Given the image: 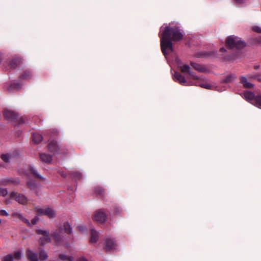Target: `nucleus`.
I'll list each match as a JSON object with an SVG mask.
<instances>
[{
    "label": "nucleus",
    "mask_w": 261,
    "mask_h": 261,
    "mask_svg": "<svg viewBox=\"0 0 261 261\" xmlns=\"http://www.w3.org/2000/svg\"><path fill=\"white\" fill-rule=\"evenodd\" d=\"M105 248L107 250H113L116 247L115 241L110 238H107L105 243Z\"/></svg>",
    "instance_id": "13"
},
{
    "label": "nucleus",
    "mask_w": 261,
    "mask_h": 261,
    "mask_svg": "<svg viewBox=\"0 0 261 261\" xmlns=\"http://www.w3.org/2000/svg\"><path fill=\"white\" fill-rule=\"evenodd\" d=\"M107 215L102 210L97 211L94 216L93 219L97 222L102 223L106 220Z\"/></svg>",
    "instance_id": "11"
},
{
    "label": "nucleus",
    "mask_w": 261,
    "mask_h": 261,
    "mask_svg": "<svg viewBox=\"0 0 261 261\" xmlns=\"http://www.w3.org/2000/svg\"><path fill=\"white\" fill-rule=\"evenodd\" d=\"M257 42L261 44V37H260L257 40Z\"/></svg>",
    "instance_id": "43"
},
{
    "label": "nucleus",
    "mask_w": 261,
    "mask_h": 261,
    "mask_svg": "<svg viewBox=\"0 0 261 261\" xmlns=\"http://www.w3.org/2000/svg\"><path fill=\"white\" fill-rule=\"evenodd\" d=\"M14 215L15 216H16L18 218L20 219L21 220H23V218H24V217H23V215L21 214L16 213V214H15Z\"/></svg>",
    "instance_id": "38"
},
{
    "label": "nucleus",
    "mask_w": 261,
    "mask_h": 261,
    "mask_svg": "<svg viewBox=\"0 0 261 261\" xmlns=\"http://www.w3.org/2000/svg\"><path fill=\"white\" fill-rule=\"evenodd\" d=\"M35 211L38 216L45 215L49 218H54L56 216V213L55 211L49 207H36Z\"/></svg>",
    "instance_id": "6"
},
{
    "label": "nucleus",
    "mask_w": 261,
    "mask_h": 261,
    "mask_svg": "<svg viewBox=\"0 0 261 261\" xmlns=\"http://www.w3.org/2000/svg\"><path fill=\"white\" fill-rule=\"evenodd\" d=\"M79 230L81 231H84L86 230V227L83 225H80L77 227Z\"/></svg>",
    "instance_id": "37"
},
{
    "label": "nucleus",
    "mask_w": 261,
    "mask_h": 261,
    "mask_svg": "<svg viewBox=\"0 0 261 261\" xmlns=\"http://www.w3.org/2000/svg\"><path fill=\"white\" fill-rule=\"evenodd\" d=\"M59 258L63 261H74V258L72 256L63 254H60Z\"/></svg>",
    "instance_id": "22"
},
{
    "label": "nucleus",
    "mask_w": 261,
    "mask_h": 261,
    "mask_svg": "<svg viewBox=\"0 0 261 261\" xmlns=\"http://www.w3.org/2000/svg\"><path fill=\"white\" fill-rule=\"evenodd\" d=\"M7 182H14V181L13 180H12V179H8L7 180Z\"/></svg>",
    "instance_id": "45"
},
{
    "label": "nucleus",
    "mask_w": 261,
    "mask_h": 261,
    "mask_svg": "<svg viewBox=\"0 0 261 261\" xmlns=\"http://www.w3.org/2000/svg\"><path fill=\"white\" fill-rule=\"evenodd\" d=\"M8 194V191L6 188L0 187V196L5 197Z\"/></svg>",
    "instance_id": "25"
},
{
    "label": "nucleus",
    "mask_w": 261,
    "mask_h": 261,
    "mask_svg": "<svg viewBox=\"0 0 261 261\" xmlns=\"http://www.w3.org/2000/svg\"><path fill=\"white\" fill-rule=\"evenodd\" d=\"M2 223V220L0 219V224Z\"/></svg>",
    "instance_id": "47"
},
{
    "label": "nucleus",
    "mask_w": 261,
    "mask_h": 261,
    "mask_svg": "<svg viewBox=\"0 0 261 261\" xmlns=\"http://www.w3.org/2000/svg\"><path fill=\"white\" fill-rule=\"evenodd\" d=\"M251 77L256 79L259 82H261V74L257 73L253 76H251Z\"/></svg>",
    "instance_id": "31"
},
{
    "label": "nucleus",
    "mask_w": 261,
    "mask_h": 261,
    "mask_svg": "<svg viewBox=\"0 0 261 261\" xmlns=\"http://www.w3.org/2000/svg\"><path fill=\"white\" fill-rule=\"evenodd\" d=\"M36 231L38 234L41 235L39 240L41 244L43 245L45 243L50 241L48 230L37 229Z\"/></svg>",
    "instance_id": "9"
},
{
    "label": "nucleus",
    "mask_w": 261,
    "mask_h": 261,
    "mask_svg": "<svg viewBox=\"0 0 261 261\" xmlns=\"http://www.w3.org/2000/svg\"><path fill=\"white\" fill-rule=\"evenodd\" d=\"M39 216H38V215L37 214V216H36L34 218H33L32 220V221H31V223L32 225H35L36 224V223L37 222V221H38V219H39Z\"/></svg>",
    "instance_id": "34"
},
{
    "label": "nucleus",
    "mask_w": 261,
    "mask_h": 261,
    "mask_svg": "<svg viewBox=\"0 0 261 261\" xmlns=\"http://www.w3.org/2000/svg\"><path fill=\"white\" fill-rule=\"evenodd\" d=\"M0 215L2 216H8V213L4 210H0Z\"/></svg>",
    "instance_id": "35"
},
{
    "label": "nucleus",
    "mask_w": 261,
    "mask_h": 261,
    "mask_svg": "<svg viewBox=\"0 0 261 261\" xmlns=\"http://www.w3.org/2000/svg\"><path fill=\"white\" fill-rule=\"evenodd\" d=\"M236 79V76L235 74H231L226 76L222 81L223 83H230L233 82Z\"/></svg>",
    "instance_id": "19"
},
{
    "label": "nucleus",
    "mask_w": 261,
    "mask_h": 261,
    "mask_svg": "<svg viewBox=\"0 0 261 261\" xmlns=\"http://www.w3.org/2000/svg\"><path fill=\"white\" fill-rule=\"evenodd\" d=\"M10 196L11 198L14 199L16 201L21 204L25 205L28 202V198L23 194L16 192H12Z\"/></svg>",
    "instance_id": "7"
},
{
    "label": "nucleus",
    "mask_w": 261,
    "mask_h": 261,
    "mask_svg": "<svg viewBox=\"0 0 261 261\" xmlns=\"http://www.w3.org/2000/svg\"><path fill=\"white\" fill-rule=\"evenodd\" d=\"M22 221H23L24 223L27 224L28 225H31V223L30 222V221L28 219H25V218H23V220Z\"/></svg>",
    "instance_id": "40"
},
{
    "label": "nucleus",
    "mask_w": 261,
    "mask_h": 261,
    "mask_svg": "<svg viewBox=\"0 0 261 261\" xmlns=\"http://www.w3.org/2000/svg\"><path fill=\"white\" fill-rule=\"evenodd\" d=\"M79 261H88L87 259H86L84 257H81L79 259Z\"/></svg>",
    "instance_id": "42"
},
{
    "label": "nucleus",
    "mask_w": 261,
    "mask_h": 261,
    "mask_svg": "<svg viewBox=\"0 0 261 261\" xmlns=\"http://www.w3.org/2000/svg\"><path fill=\"white\" fill-rule=\"evenodd\" d=\"M21 87L19 83H14L10 86V89H18Z\"/></svg>",
    "instance_id": "27"
},
{
    "label": "nucleus",
    "mask_w": 261,
    "mask_h": 261,
    "mask_svg": "<svg viewBox=\"0 0 261 261\" xmlns=\"http://www.w3.org/2000/svg\"><path fill=\"white\" fill-rule=\"evenodd\" d=\"M258 68V66H256V67H255V69H257Z\"/></svg>",
    "instance_id": "48"
},
{
    "label": "nucleus",
    "mask_w": 261,
    "mask_h": 261,
    "mask_svg": "<svg viewBox=\"0 0 261 261\" xmlns=\"http://www.w3.org/2000/svg\"><path fill=\"white\" fill-rule=\"evenodd\" d=\"M174 81L179 82L182 85H190L188 84L185 77L178 72H175L173 74Z\"/></svg>",
    "instance_id": "12"
},
{
    "label": "nucleus",
    "mask_w": 261,
    "mask_h": 261,
    "mask_svg": "<svg viewBox=\"0 0 261 261\" xmlns=\"http://www.w3.org/2000/svg\"><path fill=\"white\" fill-rule=\"evenodd\" d=\"M226 45L232 49H241L245 47L246 44L240 38L234 36H230L226 40Z\"/></svg>",
    "instance_id": "3"
},
{
    "label": "nucleus",
    "mask_w": 261,
    "mask_h": 261,
    "mask_svg": "<svg viewBox=\"0 0 261 261\" xmlns=\"http://www.w3.org/2000/svg\"><path fill=\"white\" fill-rule=\"evenodd\" d=\"M244 98L251 104L261 108V95L255 96L253 93L247 91L244 92Z\"/></svg>",
    "instance_id": "4"
},
{
    "label": "nucleus",
    "mask_w": 261,
    "mask_h": 261,
    "mask_svg": "<svg viewBox=\"0 0 261 261\" xmlns=\"http://www.w3.org/2000/svg\"><path fill=\"white\" fill-rule=\"evenodd\" d=\"M48 149L51 152L56 153L58 152V146L56 141H52L49 143Z\"/></svg>",
    "instance_id": "17"
},
{
    "label": "nucleus",
    "mask_w": 261,
    "mask_h": 261,
    "mask_svg": "<svg viewBox=\"0 0 261 261\" xmlns=\"http://www.w3.org/2000/svg\"><path fill=\"white\" fill-rule=\"evenodd\" d=\"M252 30L254 32L257 33H261V28L258 26H254L252 27Z\"/></svg>",
    "instance_id": "33"
},
{
    "label": "nucleus",
    "mask_w": 261,
    "mask_h": 261,
    "mask_svg": "<svg viewBox=\"0 0 261 261\" xmlns=\"http://www.w3.org/2000/svg\"><path fill=\"white\" fill-rule=\"evenodd\" d=\"M191 65L195 70L199 72H204L207 70L206 68L202 65L193 62H191Z\"/></svg>",
    "instance_id": "15"
},
{
    "label": "nucleus",
    "mask_w": 261,
    "mask_h": 261,
    "mask_svg": "<svg viewBox=\"0 0 261 261\" xmlns=\"http://www.w3.org/2000/svg\"><path fill=\"white\" fill-rule=\"evenodd\" d=\"M247 0H234L236 5L238 6H242L245 4Z\"/></svg>",
    "instance_id": "30"
},
{
    "label": "nucleus",
    "mask_w": 261,
    "mask_h": 261,
    "mask_svg": "<svg viewBox=\"0 0 261 261\" xmlns=\"http://www.w3.org/2000/svg\"><path fill=\"white\" fill-rule=\"evenodd\" d=\"M30 171L37 178H42V177L38 173L37 171L36 170V169L33 167L31 166L30 167Z\"/></svg>",
    "instance_id": "24"
},
{
    "label": "nucleus",
    "mask_w": 261,
    "mask_h": 261,
    "mask_svg": "<svg viewBox=\"0 0 261 261\" xmlns=\"http://www.w3.org/2000/svg\"><path fill=\"white\" fill-rule=\"evenodd\" d=\"M97 239H98L97 232L93 229H92L91 230L90 242L92 243H95L97 241Z\"/></svg>",
    "instance_id": "20"
},
{
    "label": "nucleus",
    "mask_w": 261,
    "mask_h": 261,
    "mask_svg": "<svg viewBox=\"0 0 261 261\" xmlns=\"http://www.w3.org/2000/svg\"><path fill=\"white\" fill-rule=\"evenodd\" d=\"M42 136L38 133H34L33 134V140L35 143H39L42 140Z\"/></svg>",
    "instance_id": "21"
},
{
    "label": "nucleus",
    "mask_w": 261,
    "mask_h": 261,
    "mask_svg": "<svg viewBox=\"0 0 261 261\" xmlns=\"http://www.w3.org/2000/svg\"><path fill=\"white\" fill-rule=\"evenodd\" d=\"M40 160L46 163H50L52 161V157L49 154L42 153L40 154Z\"/></svg>",
    "instance_id": "16"
},
{
    "label": "nucleus",
    "mask_w": 261,
    "mask_h": 261,
    "mask_svg": "<svg viewBox=\"0 0 261 261\" xmlns=\"http://www.w3.org/2000/svg\"><path fill=\"white\" fill-rule=\"evenodd\" d=\"M161 46L164 55L173 51L172 41H177L182 39L183 34L177 27L166 26L161 27L160 31Z\"/></svg>",
    "instance_id": "1"
},
{
    "label": "nucleus",
    "mask_w": 261,
    "mask_h": 261,
    "mask_svg": "<svg viewBox=\"0 0 261 261\" xmlns=\"http://www.w3.org/2000/svg\"><path fill=\"white\" fill-rule=\"evenodd\" d=\"M14 256L15 258L19 259L21 258L22 253L20 251H16L14 253Z\"/></svg>",
    "instance_id": "28"
},
{
    "label": "nucleus",
    "mask_w": 261,
    "mask_h": 261,
    "mask_svg": "<svg viewBox=\"0 0 261 261\" xmlns=\"http://www.w3.org/2000/svg\"><path fill=\"white\" fill-rule=\"evenodd\" d=\"M73 176L74 178L80 179L82 177V175L81 173L76 171L73 173Z\"/></svg>",
    "instance_id": "29"
},
{
    "label": "nucleus",
    "mask_w": 261,
    "mask_h": 261,
    "mask_svg": "<svg viewBox=\"0 0 261 261\" xmlns=\"http://www.w3.org/2000/svg\"><path fill=\"white\" fill-rule=\"evenodd\" d=\"M31 75V72L29 71H25L23 74L21 75V78L23 79H27L30 77Z\"/></svg>",
    "instance_id": "26"
},
{
    "label": "nucleus",
    "mask_w": 261,
    "mask_h": 261,
    "mask_svg": "<svg viewBox=\"0 0 261 261\" xmlns=\"http://www.w3.org/2000/svg\"><path fill=\"white\" fill-rule=\"evenodd\" d=\"M17 61L16 60H13L12 61V62L10 63V65H11L12 67H13V68H15V64H16Z\"/></svg>",
    "instance_id": "36"
},
{
    "label": "nucleus",
    "mask_w": 261,
    "mask_h": 261,
    "mask_svg": "<svg viewBox=\"0 0 261 261\" xmlns=\"http://www.w3.org/2000/svg\"><path fill=\"white\" fill-rule=\"evenodd\" d=\"M4 116L6 118L8 119H10L14 121H18L19 123H22V120L21 118L17 120V114L15 112L9 110H6L4 112Z\"/></svg>",
    "instance_id": "10"
},
{
    "label": "nucleus",
    "mask_w": 261,
    "mask_h": 261,
    "mask_svg": "<svg viewBox=\"0 0 261 261\" xmlns=\"http://www.w3.org/2000/svg\"><path fill=\"white\" fill-rule=\"evenodd\" d=\"M65 233L70 234L72 231V228L67 222H65L63 224V228ZM62 229H60L59 230H56L52 233V236L54 237L56 242L59 244L61 242L63 237L61 234Z\"/></svg>",
    "instance_id": "5"
},
{
    "label": "nucleus",
    "mask_w": 261,
    "mask_h": 261,
    "mask_svg": "<svg viewBox=\"0 0 261 261\" xmlns=\"http://www.w3.org/2000/svg\"><path fill=\"white\" fill-rule=\"evenodd\" d=\"M20 154L19 151L14 150L12 152L3 153L1 155V158L6 162L9 163L11 160L17 158Z\"/></svg>",
    "instance_id": "8"
},
{
    "label": "nucleus",
    "mask_w": 261,
    "mask_h": 261,
    "mask_svg": "<svg viewBox=\"0 0 261 261\" xmlns=\"http://www.w3.org/2000/svg\"><path fill=\"white\" fill-rule=\"evenodd\" d=\"M241 82L245 88H250L253 86V85L248 81L247 79L245 76L241 77Z\"/></svg>",
    "instance_id": "18"
},
{
    "label": "nucleus",
    "mask_w": 261,
    "mask_h": 261,
    "mask_svg": "<svg viewBox=\"0 0 261 261\" xmlns=\"http://www.w3.org/2000/svg\"><path fill=\"white\" fill-rule=\"evenodd\" d=\"M4 165L3 164H0V167H3Z\"/></svg>",
    "instance_id": "46"
},
{
    "label": "nucleus",
    "mask_w": 261,
    "mask_h": 261,
    "mask_svg": "<svg viewBox=\"0 0 261 261\" xmlns=\"http://www.w3.org/2000/svg\"><path fill=\"white\" fill-rule=\"evenodd\" d=\"M220 51H222V52H223V51H226V50H225V48H224V47H222V48L220 49Z\"/></svg>",
    "instance_id": "44"
},
{
    "label": "nucleus",
    "mask_w": 261,
    "mask_h": 261,
    "mask_svg": "<svg viewBox=\"0 0 261 261\" xmlns=\"http://www.w3.org/2000/svg\"><path fill=\"white\" fill-rule=\"evenodd\" d=\"M26 255L29 261H39L37 253L33 251L30 249H27Z\"/></svg>",
    "instance_id": "14"
},
{
    "label": "nucleus",
    "mask_w": 261,
    "mask_h": 261,
    "mask_svg": "<svg viewBox=\"0 0 261 261\" xmlns=\"http://www.w3.org/2000/svg\"><path fill=\"white\" fill-rule=\"evenodd\" d=\"M28 185L29 186V187H30L32 189L34 188L35 187V184H32L31 182H28Z\"/></svg>",
    "instance_id": "39"
},
{
    "label": "nucleus",
    "mask_w": 261,
    "mask_h": 261,
    "mask_svg": "<svg viewBox=\"0 0 261 261\" xmlns=\"http://www.w3.org/2000/svg\"><path fill=\"white\" fill-rule=\"evenodd\" d=\"M39 258L40 260H46L48 258V255L44 250L40 251L39 252Z\"/></svg>",
    "instance_id": "23"
},
{
    "label": "nucleus",
    "mask_w": 261,
    "mask_h": 261,
    "mask_svg": "<svg viewBox=\"0 0 261 261\" xmlns=\"http://www.w3.org/2000/svg\"><path fill=\"white\" fill-rule=\"evenodd\" d=\"M13 258L12 255H8L6 256L3 259V261H13Z\"/></svg>",
    "instance_id": "32"
},
{
    "label": "nucleus",
    "mask_w": 261,
    "mask_h": 261,
    "mask_svg": "<svg viewBox=\"0 0 261 261\" xmlns=\"http://www.w3.org/2000/svg\"><path fill=\"white\" fill-rule=\"evenodd\" d=\"M179 67L181 69V71L183 73H188L190 78L194 80H198L199 81L196 83V85L199 86L202 88L205 89H211L212 86L210 83L207 82L206 81H203V77H198L194 72H192L190 66L187 64L181 65H179Z\"/></svg>",
    "instance_id": "2"
},
{
    "label": "nucleus",
    "mask_w": 261,
    "mask_h": 261,
    "mask_svg": "<svg viewBox=\"0 0 261 261\" xmlns=\"http://www.w3.org/2000/svg\"><path fill=\"white\" fill-rule=\"evenodd\" d=\"M5 202L7 204H10L11 203V199H6L5 200Z\"/></svg>",
    "instance_id": "41"
}]
</instances>
